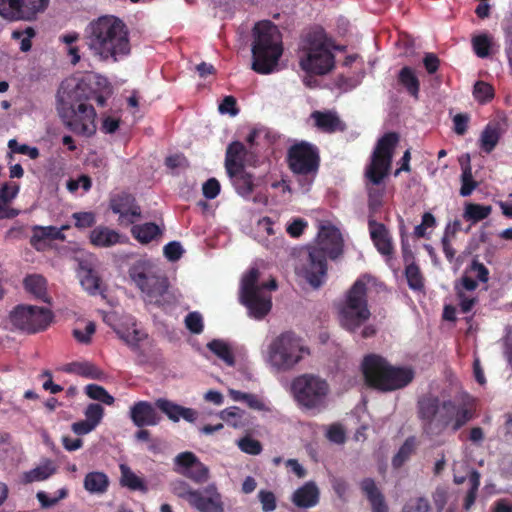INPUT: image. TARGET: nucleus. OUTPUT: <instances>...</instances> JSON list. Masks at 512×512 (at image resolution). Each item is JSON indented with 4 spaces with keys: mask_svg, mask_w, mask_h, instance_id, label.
Wrapping results in <instances>:
<instances>
[{
    "mask_svg": "<svg viewBox=\"0 0 512 512\" xmlns=\"http://www.w3.org/2000/svg\"><path fill=\"white\" fill-rule=\"evenodd\" d=\"M416 409L422 433L430 440L442 436L447 430L456 433L475 417V406L472 402L442 400L432 393L421 395Z\"/></svg>",
    "mask_w": 512,
    "mask_h": 512,
    "instance_id": "obj_1",
    "label": "nucleus"
},
{
    "mask_svg": "<svg viewBox=\"0 0 512 512\" xmlns=\"http://www.w3.org/2000/svg\"><path fill=\"white\" fill-rule=\"evenodd\" d=\"M85 41L91 53L102 61L115 63L131 53L128 27L113 15L91 21L85 30Z\"/></svg>",
    "mask_w": 512,
    "mask_h": 512,
    "instance_id": "obj_2",
    "label": "nucleus"
},
{
    "mask_svg": "<svg viewBox=\"0 0 512 512\" xmlns=\"http://www.w3.org/2000/svg\"><path fill=\"white\" fill-rule=\"evenodd\" d=\"M93 95L92 88L84 81L72 88L62 83L58 90V113L65 126L77 135L91 137L96 132V111L87 103Z\"/></svg>",
    "mask_w": 512,
    "mask_h": 512,
    "instance_id": "obj_3",
    "label": "nucleus"
},
{
    "mask_svg": "<svg viewBox=\"0 0 512 512\" xmlns=\"http://www.w3.org/2000/svg\"><path fill=\"white\" fill-rule=\"evenodd\" d=\"M320 25L303 32L299 43V66L307 74L325 75L335 66L334 50H342Z\"/></svg>",
    "mask_w": 512,
    "mask_h": 512,
    "instance_id": "obj_4",
    "label": "nucleus"
},
{
    "mask_svg": "<svg viewBox=\"0 0 512 512\" xmlns=\"http://www.w3.org/2000/svg\"><path fill=\"white\" fill-rule=\"evenodd\" d=\"M342 252L343 239L339 229L323 225L318 233V245L307 248L300 273L312 287L318 288L327 275V257L336 259Z\"/></svg>",
    "mask_w": 512,
    "mask_h": 512,
    "instance_id": "obj_5",
    "label": "nucleus"
},
{
    "mask_svg": "<svg viewBox=\"0 0 512 512\" xmlns=\"http://www.w3.org/2000/svg\"><path fill=\"white\" fill-rule=\"evenodd\" d=\"M252 69L259 74H270L283 54L282 34L269 20L260 21L253 28Z\"/></svg>",
    "mask_w": 512,
    "mask_h": 512,
    "instance_id": "obj_6",
    "label": "nucleus"
},
{
    "mask_svg": "<svg viewBox=\"0 0 512 512\" xmlns=\"http://www.w3.org/2000/svg\"><path fill=\"white\" fill-rule=\"evenodd\" d=\"M362 372L366 384L382 392L402 389L414 379V371L408 367H394L376 354L364 357Z\"/></svg>",
    "mask_w": 512,
    "mask_h": 512,
    "instance_id": "obj_7",
    "label": "nucleus"
},
{
    "mask_svg": "<svg viewBox=\"0 0 512 512\" xmlns=\"http://www.w3.org/2000/svg\"><path fill=\"white\" fill-rule=\"evenodd\" d=\"M372 281L370 275H361L348 290L339 310L341 326L351 333H355L370 318L367 290Z\"/></svg>",
    "mask_w": 512,
    "mask_h": 512,
    "instance_id": "obj_8",
    "label": "nucleus"
},
{
    "mask_svg": "<svg viewBox=\"0 0 512 512\" xmlns=\"http://www.w3.org/2000/svg\"><path fill=\"white\" fill-rule=\"evenodd\" d=\"M260 272L258 268L251 267L242 277L240 300L248 309L249 315L255 319H263L272 308L271 295L264 290H276L277 282L274 278L262 284L258 283Z\"/></svg>",
    "mask_w": 512,
    "mask_h": 512,
    "instance_id": "obj_9",
    "label": "nucleus"
},
{
    "mask_svg": "<svg viewBox=\"0 0 512 512\" xmlns=\"http://www.w3.org/2000/svg\"><path fill=\"white\" fill-rule=\"evenodd\" d=\"M128 273L133 283L144 295L145 301L157 306H163L168 302V278L158 274L150 260H137L130 266Z\"/></svg>",
    "mask_w": 512,
    "mask_h": 512,
    "instance_id": "obj_10",
    "label": "nucleus"
},
{
    "mask_svg": "<svg viewBox=\"0 0 512 512\" xmlns=\"http://www.w3.org/2000/svg\"><path fill=\"white\" fill-rule=\"evenodd\" d=\"M291 391L300 407L313 410L325 407L330 388L325 379L314 374H303L292 381Z\"/></svg>",
    "mask_w": 512,
    "mask_h": 512,
    "instance_id": "obj_11",
    "label": "nucleus"
},
{
    "mask_svg": "<svg viewBox=\"0 0 512 512\" xmlns=\"http://www.w3.org/2000/svg\"><path fill=\"white\" fill-rule=\"evenodd\" d=\"M300 339L291 331L277 336L268 346V362L278 371L291 370L302 359Z\"/></svg>",
    "mask_w": 512,
    "mask_h": 512,
    "instance_id": "obj_12",
    "label": "nucleus"
},
{
    "mask_svg": "<svg viewBox=\"0 0 512 512\" xmlns=\"http://www.w3.org/2000/svg\"><path fill=\"white\" fill-rule=\"evenodd\" d=\"M320 161L319 148L306 141L293 144L287 152V163L291 172L295 175L310 176L311 182L319 171Z\"/></svg>",
    "mask_w": 512,
    "mask_h": 512,
    "instance_id": "obj_13",
    "label": "nucleus"
},
{
    "mask_svg": "<svg viewBox=\"0 0 512 512\" xmlns=\"http://www.w3.org/2000/svg\"><path fill=\"white\" fill-rule=\"evenodd\" d=\"M9 318L16 329L35 334L49 327L53 314L48 308L20 304L10 312Z\"/></svg>",
    "mask_w": 512,
    "mask_h": 512,
    "instance_id": "obj_14",
    "label": "nucleus"
},
{
    "mask_svg": "<svg viewBox=\"0 0 512 512\" xmlns=\"http://www.w3.org/2000/svg\"><path fill=\"white\" fill-rule=\"evenodd\" d=\"M50 0H0V16L8 20H33Z\"/></svg>",
    "mask_w": 512,
    "mask_h": 512,
    "instance_id": "obj_15",
    "label": "nucleus"
},
{
    "mask_svg": "<svg viewBox=\"0 0 512 512\" xmlns=\"http://www.w3.org/2000/svg\"><path fill=\"white\" fill-rule=\"evenodd\" d=\"M188 503L200 512H223L221 495L215 485H208L187 495Z\"/></svg>",
    "mask_w": 512,
    "mask_h": 512,
    "instance_id": "obj_16",
    "label": "nucleus"
},
{
    "mask_svg": "<svg viewBox=\"0 0 512 512\" xmlns=\"http://www.w3.org/2000/svg\"><path fill=\"white\" fill-rule=\"evenodd\" d=\"M110 209L113 213L119 215L122 223L133 224L137 218L141 217V208L136 203L133 195L122 192L110 199Z\"/></svg>",
    "mask_w": 512,
    "mask_h": 512,
    "instance_id": "obj_17",
    "label": "nucleus"
},
{
    "mask_svg": "<svg viewBox=\"0 0 512 512\" xmlns=\"http://www.w3.org/2000/svg\"><path fill=\"white\" fill-rule=\"evenodd\" d=\"M489 280V270L481 263L478 259H473L468 265L462 277L455 282L454 289L457 292V288L460 291H474L478 287V281L486 283Z\"/></svg>",
    "mask_w": 512,
    "mask_h": 512,
    "instance_id": "obj_18",
    "label": "nucleus"
},
{
    "mask_svg": "<svg viewBox=\"0 0 512 512\" xmlns=\"http://www.w3.org/2000/svg\"><path fill=\"white\" fill-rule=\"evenodd\" d=\"M156 409L158 408L155 406V403L140 400L130 407L129 417L132 423L138 428L156 426L162 420L161 415Z\"/></svg>",
    "mask_w": 512,
    "mask_h": 512,
    "instance_id": "obj_19",
    "label": "nucleus"
},
{
    "mask_svg": "<svg viewBox=\"0 0 512 512\" xmlns=\"http://www.w3.org/2000/svg\"><path fill=\"white\" fill-rule=\"evenodd\" d=\"M368 229L377 251L381 255L391 258L394 254V245L387 227L383 223L377 222L372 216H368Z\"/></svg>",
    "mask_w": 512,
    "mask_h": 512,
    "instance_id": "obj_20",
    "label": "nucleus"
},
{
    "mask_svg": "<svg viewBox=\"0 0 512 512\" xmlns=\"http://www.w3.org/2000/svg\"><path fill=\"white\" fill-rule=\"evenodd\" d=\"M91 245L98 248H109L117 244H126L129 239L126 235L105 225L94 227L89 234Z\"/></svg>",
    "mask_w": 512,
    "mask_h": 512,
    "instance_id": "obj_21",
    "label": "nucleus"
},
{
    "mask_svg": "<svg viewBox=\"0 0 512 512\" xmlns=\"http://www.w3.org/2000/svg\"><path fill=\"white\" fill-rule=\"evenodd\" d=\"M248 150L240 141L231 142L225 153V169L228 176H234L235 172L245 168V160Z\"/></svg>",
    "mask_w": 512,
    "mask_h": 512,
    "instance_id": "obj_22",
    "label": "nucleus"
},
{
    "mask_svg": "<svg viewBox=\"0 0 512 512\" xmlns=\"http://www.w3.org/2000/svg\"><path fill=\"white\" fill-rule=\"evenodd\" d=\"M391 164L392 158L373 152L371 161L365 170L366 180L373 184H381L388 176Z\"/></svg>",
    "mask_w": 512,
    "mask_h": 512,
    "instance_id": "obj_23",
    "label": "nucleus"
},
{
    "mask_svg": "<svg viewBox=\"0 0 512 512\" xmlns=\"http://www.w3.org/2000/svg\"><path fill=\"white\" fill-rule=\"evenodd\" d=\"M292 503L302 509L315 507L320 501V491L313 481L306 482L297 488L291 497Z\"/></svg>",
    "mask_w": 512,
    "mask_h": 512,
    "instance_id": "obj_24",
    "label": "nucleus"
},
{
    "mask_svg": "<svg viewBox=\"0 0 512 512\" xmlns=\"http://www.w3.org/2000/svg\"><path fill=\"white\" fill-rule=\"evenodd\" d=\"M505 119L492 120L483 129L480 136V148L487 154L497 146L501 136L505 132Z\"/></svg>",
    "mask_w": 512,
    "mask_h": 512,
    "instance_id": "obj_25",
    "label": "nucleus"
},
{
    "mask_svg": "<svg viewBox=\"0 0 512 512\" xmlns=\"http://www.w3.org/2000/svg\"><path fill=\"white\" fill-rule=\"evenodd\" d=\"M155 406L173 422H178L180 418L194 422L197 418V412L194 409L183 407L165 398L157 399Z\"/></svg>",
    "mask_w": 512,
    "mask_h": 512,
    "instance_id": "obj_26",
    "label": "nucleus"
},
{
    "mask_svg": "<svg viewBox=\"0 0 512 512\" xmlns=\"http://www.w3.org/2000/svg\"><path fill=\"white\" fill-rule=\"evenodd\" d=\"M311 117L315 121V126L325 133L344 132L347 128L339 116L332 111H314Z\"/></svg>",
    "mask_w": 512,
    "mask_h": 512,
    "instance_id": "obj_27",
    "label": "nucleus"
},
{
    "mask_svg": "<svg viewBox=\"0 0 512 512\" xmlns=\"http://www.w3.org/2000/svg\"><path fill=\"white\" fill-rule=\"evenodd\" d=\"M68 229V226L64 225L61 228L55 226H34L33 234L30 238V244L38 251L42 250L41 243L46 240H65L63 230Z\"/></svg>",
    "mask_w": 512,
    "mask_h": 512,
    "instance_id": "obj_28",
    "label": "nucleus"
},
{
    "mask_svg": "<svg viewBox=\"0 0 512 512\" xmlns=\"http://www.w3.org/2000/svg\"><path fill=\"white\" fill-rule=\"evenodd\" d=\"M360 486L361 490L371 503L372 512H388V507L385 503L384 496L379 491L375 481L372 478L363 479Z\"/></svg>",
    "mask_w": 512,
    "mask_h": 512,
    "instance_id": "obj_29",
    "label": "nucleus"
},
{
    "mask_svg": "<svg viewBox=\"0 0 512 512\" xmlns=\"http://www.w3.org/2000/svg\"><path fill=\"white\" fill-rule=\"evenodd\" d=\"M397 82L411 97L415 100L419 99L420 81L411 67L401 68L397 75Z\"/></svg>",
    "mask_w": 512,
    "mask_h": 512,
    "instance_id": "obj_30",
    "label": "nucleus"
},
{
    "mask_svg": "<svg viewBox=\"0 0 512 512\" xmlns=\"http://www.w3.org/2000/svg\"><path fill=\"white\" fill-rule=\"evenodd\" d=\"M366 190L368 194L369 216L375 218L376 213H378L383 206L386 187L383 182L381 184H373L371 181L366 180Z\"/></svg>",
    "mask_w": 512,
    "mask_h": 512,
    "instance_id": "obj_31",
    "label": "nucleus"
},
{
    "mask_svg": "<svg viewBox=\"0 0 512 512\" xmlns=\"http://www.w3.org/2000/svg\"><path fill=\"white\" fill-rule=\"evenodd\" d=\"M460 164L462 173L459 193L462 197H467L470 196L472 192L478 187V182L474 180L472 175V167L469 154H466L460 159Z\"/></svg>",
    "mask_w": 512,
    "mask_h": 512,
    "instance_id": "obj_32",
    "label": "nucleus"
},
{
    "mask_svg": "<svg viewBox=\"0 0 512 512\" xmlns=\"http://www.w3.org/2000/svg\"><path fill=\"white\" fill-rule=\"evenodd\" d=\"M65 371L87 379L100 380L104 377V372L89 361L72 362L66 366Z\"/></svg>",
    "mask_w": 512,
    "mask_h": 512,
    "instance_id": "obj_33",
    "label": "nucleus"
},
{
    "mask_svg": "<svg viewBox=\"0 0 512 512\" xmlns=\"http://www.w3.org/2000/svg\"><path fill=\"white\" fill-rule=\"evenodd\" d=\"M24 288L27 292L34 295L37 299L49 302L47 296V281L39 274L28 275L23 281Z\"/></svg>",
    "mask_w": 512,
    "mask_h": 512,
    "instance_id": "obj_34",
    "label": "nucleus"
},
{
    "mask_svg": "<svg viewBox=\"0 0 512 512\" xmlns=\"http://www.w3.org/2000/svg\"><path fill=\"white\" fill-rule=\"evenodd\" d=\"M109 486L108 476L104 472L93 471L86 474L84 488L93 494H103Z\"/></svg>",
    "mask_w": 512,
    "mask_h": 512,
    "instance_id": "obj_35",
    "label": "nucleus"
},
{
    "mask_svg": "<svg viewBox=\"0 0 512 512\" xmlns=\"http://www.w3.org/2000/svg\"><path fill=\"white\" fill-rule=\"evenodd\" d=\"M132 236L142 244H148L162 234L159 226L154 222L134 225L131 229Z\"/></svg>",
    "mask_w": 512,
    "mask_h": 512,
    "instance_id": "obj_36",
    "label": "nucleus"
},
{
    "mask_svg": "<svg viewBox=\"0 0 512 512\" xmlns=\"http://www.w3.org/2000/svg\"><path fill=\"white\" fill-rule=\"evenodd\" d=\"M236 192L244 197L248 198L254 189L253 176L252 174L243 170L235 172L234 176H229Z\"/></svg>",
    "mask_w": 512,
    "mask_h": 512,
    "instance_id": "obj_37",
    "label": "nucleus"
},
{
    "mask_svg": "<svg viewBox=\"0 0 512 512\" xmlns=\"http://www.w3.org/2000/svg\"><path fill=\"white\" fill-rule=\"evenodd\" d=\"M121 478L120 483L132 491L146 492L147 486L144 480L138 477L127 465H120Z\"/></svg>",
    "mask_w": 512,
    "mask_h": 512,
    "instance_id": "obj_38",
    "label": "nucleus"
},
{
    "mask_svg": "<svg viewBox=\"0 0 512 512\" xmlns=\"http://www.w3.org/2000/svg\"><path fill=\"white\" fill-rule=\"evenodd\" d=\"M229 396L232 400L237 402H244L246 405L253 410L256 411H266L268 408L266 407L264 401L256 394L246 393L239 390L230 389Z\"/></svg>",
    "mask_w": 512,
    "mask_h": 512,
    "instance_id": "obj_39",
    "label": "nucleus"
},
{
    "mask_svg": "<svg viewBox=\"0 0 512 512\" xmlns=\"http://www.w3.org/2000/svg\"><path fill=\"white\" fill-rule=\"evenodd\" d=\"M56 468L53 466L51 461H47L45 464L37 466L30 471L24 473L23 478L25 483H33L44 481L50 476L55 474Z\"/></svg>",
    "mask_w": 512,
    "mask_h": 512,
    "instance_id": "obj_40",
    "label": "nucleus"
},
{
    "mask_svg": "<svg viewBox=\"0 0 512 512\" xmlns=\"http://www.w3.org/2000/svg\"><path fill=\"white\" fill-rule=\"evenodd\" d=\"M399 141V135L396 132H388L385 133L377 142L376 147L373 152L377 154H381L384 156H388L389 158L393 157L394 149Z\"/></svg>",
    "mask_w": 512,
    "mask_h": 512,
    "instance_id": "obj_41",
    "label": "nucleus"
},
{
    "mask_svg": "<svg viewBox=\"0 0 512 512\" xmlns=\"http://www.w3.org/2000/svg\"><path fill=\"white\" fill-rule=\"evenodd\" d=\"M416 448V440L415 437H408L404 443L399 448L398 452L394 455L392 459V466L394 468H400L404 465V463L410 458V456L414 453Z\"/></svg>",
    "mask_w": 512,
    "mask_h": 512,
    "instance_id": "obj_42",
    "label": "nucleus"
},
{
    "mask_svg": "<svg viewBox=\"0 0 512 512\" xmlns=\"http://www.w3.org/2000/svg\"><path fill=\"white\" fill-rule=\"evenodd\" d=\"M492 212L490 205H481L476 203H469L465 206L464 218L474 223L486 219Z\"/></svg>",
    "mask_w": 512,
    "mask_h": 512,
    "instance_id": "obj_43",
    "label": "nucleus"
},
{
    "mask_svg": "<svg viewBox=\"0 0 512 512\" xmlns=\"http://www.w3.org/2000/svg\"><path fill=\"white\" fill-rule=\"evenodd\" d=\"M404 274L410 289L414 291H422L424 289V277L417 264L405 266Z\"/></svg>",
    "mask_w": 512,
    "mask_h": 512,
    "instance_id": "obj_44",
    "label": "nucleus"
},
{
    "mask_svg": "<svg viewBox=\"0 0 512 512\" xmlns=\"http://www.w3.org/2000/svg\"><path fill=\"white\" fill-rule=\"evenodd\" d=\"M207 347L211 352L217 355L227 365L234 366L235 359L231 348L221 340H212L208 343Z\"/></svg>",
    "mask_w": 512,
    "mask_h": 512,
    "instance_id": "obj_45",
    "label": "nucleus"
},
{
    "mask_svg": "<svg viewBox=\"0 0 512 512\" xmlns=\"http://www.w3.org/2000/svg\"><path fill=\"white\" fill-rule=\"evenodd\" d=\"M87 396L93 400H98L106 405L114 403V397L111 396L107 390L98 384H88L85 387Z\"/></svg>",
    "mask_w": 512,
    "mask_h": 512,
    "instance_id": "obj_46",
    "label": "nucleus"
},
{
    "mask_svg": "<svg viewBox=\"0 0 512 512\" xmlns=\"http://www.w3.org/2000/svg\"><path fill=\"white\" fill-rule=\"evenodd\" d=\"M492 41L487 34H480L472 38V47L479 58H486L490 54Z\"/></svg>",
    "mask_w": 512,
    "mask_h": 512,
    "instance_id": "obj_47",
    "label": "nucleus"
},
{
    "mask_svg": "<svg viewBox=\"0 0 512 512\" xmlns=\"http://www.w3.org/2000/svg\"><path fill=\"white\" fill-rule=\"evenodd\" d=\"M473 95L478 102L486 103L493 99L494 89L484 81H477L474 85Z\"/></svg>",
    "mask_w": 512,
    "mask_h": 512,
    "instance_id": "obj_48",
    "label": "nucleus"
},
{
    "mask_svg": "<svg viewBox=\"0 0 512 512\" xmlns=\"http://www.w3.org/2000/svg\"><path fill=\"white\" fill-rule=\"evenodd\" d=\"M74 220V226L77 229L92 228L96 224V214L92 211L88 212H75L72 214Z\"/></svg>",
    "mask_w": 512,
    "mask_h": 512,
    "instance_id": "obj_49",
    "label": "nucleus"
},
{
    "mask_svg": "<svg viewBox=\"0 0 512 512\" xmlns=\"http://www.w3.org/2000/svg\"><path fill=\"white\" fill-rule=\"evenodd\" d=\"M182 473L197 483H203L207 481L209 477V469L200 461L187 471H182Z\"/></svg>",
    "mask_w": 512,
    "mask_h": 512,
    "instance_id": "obj_50",
    "label": "nucleus"
},
{
    "mask_svg": "<svg viewBox=\"0 0 512 512\" xmlns=\"http://www.w3.org/2000/svg\"><path fill=\"white\" fill-rule=\"evenodd\" d=\"M35 36V31L32 27H27L25 30H15L12 32V38L21 40L20 49L27 52L31 49V39Z\"/></svg>",
    "mask_w": 512,
    "mask_h": 512,
    "instance_id": "obj_51",
    "label": "nucleus"
},
{
    "mask_svg": "<svg viewBox=\"0 0 512 512\" xmlns=\"http://www.w3.org/2000/svg\"><path fill=\"white\" fill-rule=\"evenodd\" d=\"M238 447L242 452L249 455H259L262 451V445L260 441L250 436L241 438L238 442Z\"/></svg>",
    "mask_w": 512,
    "mask_h": 512,
    "instance_id": "obj_52",
    "label": "nucleus"
},
{
    "mask_svg": "<svg viewBox=\"0 0 512 512\" xmlns=\"http://www.w3.org/2000/svg\"><path fill=\"white\" fill-rule=\"evenodd\" d=\"M430 504L427 498L417 497L412 498L406 502L402 512H428Z\"/></svg>",
    "mask_w": 512,
    "mask_h": 512,
    "instance_id": "obj_53",
    "label": "nucleus"
},
{
    "mask_svg": "<svg viewBox=\"0 0 512 512\" xmlns=\"http://www.w3.org/2000/svg\"><path fill=\"white\" fill-rule=\"evenodd\" d=\"M436 226V219L430 212H425L422 215V221L419 225L414 228V235L417 238L426 237V229L433 228Z\"/></svg>",
    "mask_w": 512,
    "mask_h": 512,
    "instance_id": "obj_54",
    "label": "nucleus"
},
{
    "mask_svg": "<svg viewBox=\"0 0 512 512\" xmlns=\"http://www.w3.org/2000/svg\"><path fill=\"white\" fill-rule=\"evenodd\" d=\"M245 415V411L237 406L227 408L221 412V418L233 427H239L240 423L238 419H241Z\"/></svg>",
    "mask_w": 512,
    "mask_h": 512,
    "instance_id": "obj_55",
    "label": "nucleus"
},
{
    "mask_svg": "<svg viewBox=\"0 0 512 512\" xmlns=\"http://www.w3.org/2000/svg\"><path fill=\"white\" fill-rule=\"evenodd\" d=\"M185 325L191 333L200 334L204 328L201 314L198 312L188 313L185 317Z\"/></svg>",
    "mask_w": 512,
    "mask_h": 512,
    "instance_id": "obj_56",
    "label": "nucleus"
},
{
    "mask_svg": "<svg viewBox=\"0 0 512 512\" xmlns=\"http://www.w3.org/2000/svg\"><path fill=\"white\" fill-rule=\"evenodd\" d=\"M81 285L90 294H96L99 290L100 278L93 270L89 269L81 279Z\"/></svg>",
    "mask_w": 512,
    "mask_h": 512,
    "instance_id": "obj_57",
    "label": "nucleus"
},
{
    "mask_svg": "<svg viewBox=\"0 0 512 512\" xmlns=\"http://www.w3.org/2000/svg\"><path fill=\"white\" fill-rule=\"evenodd\" d=\"M104 415V409L100 404L91 403L87 406L85 410V417L90 423L94 426H97Z\"/></svg>",
    "mask_w": 512,
    "mask_h": 512,
    "instance_id": "obj_58",
    "label": "nucleus"
},
{
    "mask_svg": "<svg viewBox=\"0 0 512 512\" xmlns=\"http://www.w3.org/2000/svg\"><path fill=\"white\" fill-rule=\"evenodd\" d=\"M258 498L262 505L263 512H271L276 509V497L273 492L260 490L258 493Z\"/></svg>",
    "mask_w": 512,
    "mask_h": 512,
    "instance_id": "obj_59",
    "label": "nucleus"
},
{
    "mask_svg": "<svg viewBox=\"0 0 512 512\" xmlns=\"http://www.w3.org/2000/svg\"><path fill=\"white\" fill-rule=\"evenodd\" d=\"M8 147L12 152L28 155L31 159H36L39 156V150L36 147H30L26 144L19 145L15 139L9 141Z\"/></svg>",
    "mask_w": 512,
    "mask_h": 512,
    "instance_id": "obj_60",
    "label": "nucleus"
},
{
    "mask_svg": "<svg viewBox=\"0 0 512 512\" xmlns=\"http://www.w3.org/2000/svg\"><path fill=\"white\" fill-rule=\"evenodd\" d=\"M199 459L196 457V455L192 452H182L178 454L175 458V463L179 467L183 469V471H187L193 465H195Z\"/></svg>",
    "mask_w": 512,
    "mask_h": 512,
    "instance_id": "obj_61",
    "label": "nucleus"
},
{
    "mask_svg": "<svg viewBox=\"0 0 512 512\" xmlns=\"http://www.w3.org/2000/svg\"><path fill=\"white\" fill-rule=\"evenodd\" d=\"M220 183L216 178L208 179L202 187L203 195L206 199H215L220 193Z\"/></svg>",
    "mask_w": 512,
    "mask_h": 512,
    "instance_id": "obj_62",
    "label": "nucleus"
},
{
    "mask_svg": "<svg viewBox=\"0 0 512 512\" xmlns=\"http://www.w3.org/2000/svg\"><path fill=\"white\" fill-rule=\"evenodd\" d=\"M164 255L170 261H177L183 254V248L179 242L172 241L164 246Z\"/></svg>",
    "mask_w": 512,
    "mask_h": 512,
    "instance_id": "obj_63",
    "label": "nucleus"
},
{
    "mask_svg": "<svg viewBox=\"0 0 512 512\" xmlns=\"http://www.w3.org/2000/svg\"><path fill=\"white\" fill-rule=\"evenodd\" d=\"M95 330H96L95 324L93 322H89V323H87L84 331L79 330V329H74L73 336L78 342L83 343V344H88V343H90L91 336L95 333Z\"/></svg>",
    "mask_w": 512,
    "mask_h": 512,
    "instance_id": "obj_64",
    "label": "nucleus"
}]
</instances>
